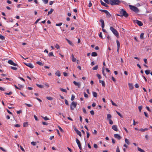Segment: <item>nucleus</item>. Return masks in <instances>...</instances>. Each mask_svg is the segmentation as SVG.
Wrapping results in <instances>:
<instances>
[{"instance_id":"obj_27","label":"nucleus","mask_w":152,"mask_h":152,"mask_svg":"<svg viewBox=\"0 0 152 152\" xmlns=\"http://www.w3.org/2000/svg\"><path fill=\"white\" fill-rule=\"evenodd\" d=\"M0 39L2 40H4L5 39V37L0 34Z\"/></svg>"},{"instance_id":"obj_17","label":"nucleus","mask_w":152,"mask_h":152,"mask_svg":"<svg viewBox=\"0 0 152 152\" xmlns=\"http://www.w3.org/2000/svg\"><path fill=\"white\" fill-rule=\"evenodd\" d=\"M55 75L58 77H60L61 76L60 72L58 70L55 73Z\"/></svg>"},{"instance_id":"obj_51","label":"nucleus","mask_w":152,"mask_h":152,"mask_svg":"<svg viewBox=\"0 0 152 152\" xmlns=\"http://www.w3.org/2000/svg\"><path fill=\"white\" fill-rule=\"evenodd\" d=\"M5 94L6 95H10L12 94V92H10L9 93H5Z\"/></svg>"},{"instance_id":"obj_36","label":"nucleus","mask_w":152,"mask_h":152,"mask_svg":"<svg viewBox=\"0 0 152 152\" xmlns=\"http://www.w3.org/2000/svg\"><path fill=\"white\" fill-rule=\"evenodd\" d=\"M48 56L49 57L53 56V54L52 52H50L48 54Z\"/></svg>"},{"instance_id":"obj_11","label":"nucleus","mask_w":152,"mask_h":152,"mask_svg":"<svg viewBox=\"0 0 152 152\" xmlns=\"http://www.w3.org/2000/svg\"><path fill=\"white\" fill-rule=\"evenodd\" d=\"M112 129L115 131L117 132L118 129L116 125H113L112 127Z\"/></svg>"},{"instance_id":"obj_45","label":"nucleus","mask_w":152,"mask_h":152,"mask_svg":"<svg viewBox=\"0 0 152 152\" xmlns=\"http://www.w3.org/2000/svg\"><path fill=\"white\" fill-rule=\"evenodd\" d=\"M111 102L112 104L113 105L115 106H117V105L115 103L113 102L112 100H111Z\"/></svg>"},{"instance_id":"obj_28","label":"nucleus","mask_w":152,"mask_h":152,"mask_svg":"<svg viewBox=\"0 0 152 152\" xmlns=\"http://www.w3.org/2000/svg\"><path fill=\"white\" fill-rule=\"evenodd\" d=\"M37 64L40 66H43V63L40 61H37L36 62Z\"/></svg>"},{"instance_id":"obj_14","label":"nucleus","mask_w":152,"mask_h":152,"mask_svg":"<svg viewBox=\"0 0 152 152\" xmlns=\"http://www.w3.org/2000/svg\"><path fill=\"white\" fill-rule=\"evenodd\" d=\"M101 3V4L103 6H104L106 7H108V5L106 4L103 1H102V0L100 1Z\"/></svg>"},{"instance_id":"obj_41","label":"nucleus","mask_w":152,"mask_h":152,"mask_svg":"<svg viewBox=\"0 0 152 152\" xmlns=\"http://www.w3.org/2000/svg\"><path fill=\"white\" fill-rule=\"evenodd\" d=\"M75 96L74 95H72L71 98V100L73 101L74 100V99H75Z\"/></svg>"},{"instance_id":"obj_58","label":"nucleus","mask_w":152,"mask_h":152,"mask_svg":"<svg viewBox=\"0 0 152 152\" xmlns=\"http://www.w3.org/2000/svg\"><path fill=\"white\" fill-rule=\"evenodd\" d=\"M25 105H26V106H28V107H31L32 106V105L30 104H27V103H25L24 104Z\"/></svg>"},{"instance_id":"obj_7","label":"nucleus","mask_w":152,"mask_h":152,"mask_svg":"<svg viewBox=\"0 0 152 152\" xmlns=\"http://www.w3.org/2000/svg\"><path fill=\"white\" fill-rule=\"evenodd\" d=\"M76 141L80 149V150H82V148L81 146V144L80 141L77 138H76Z\"/></svg>"},{"instance_id":"obj_6","label":"nucleus","mask_w":152,"mask_h":152,"mask_svg":"<svg viewBox=\"0 0 152 152\" xmlns=\"http://www.w3.org/2000/svg\"><path fill=\"white\" fill-rule=\"evenodd\" d=\"M100 11L101 12H104L106 15V17L107 18H110L111 16V14L107 10H100Z\"/></svg>"},{"instance_id":"obj_37","label":"nucleus","mask_w":152,"mask_h":152,"mask_svg":"<svg viewBox=\"0 0 152 152\" xmlns=\"http://www.w3.org/2000/svg\"><path fill=\"white\" fill-rule=\"evenodd\" d=\"M109 123L111 125H112L113 124V122L111 119H109Z\"/></svg>"},{"instance_id":"obj_64","label":"nucleus","mask_w":152,"mask_h":152,"mask_svg":"<svg viewBox=\"0 0 152 152\" xmlns=\"http://www.w3.org/2000/svg\"><path fill=\"white\" fill-rule=\"evenodd\" d=\"M107 4H110L109 3V0H103Z\"/></svg>"},{"instance_id":"obj_8","label":"nucleus","mask_w":152,"mask_h":152,"mask_svg":"<svg viewBox=\"0 0 152 152\" xmlns=\"http://www.w3.org/2000/svg\"><path fill=\"white\" fill-rule=\"evenodd\" d=\"M8 63L9 64H10L11 65L14 66H16L18 65V64H17L15 63H14L13 62V61L11 60H8Z\"/></svg>"},{"instance_id":"obj_16","label":"nucleus","mask_w":152,"mask_h":152,"mask_svg":"<svg viewBox=\"0 0 152 152\" xmlns=\"http://www.w3.org/2000/svg\"><path fill=\"white\" fill-rule=\"evenodd\" d=\"M99 83L102 84V86L103 87H105V83L103 80H99Z\"/></svg>"},{"instance_id":"obj_60","label":"nucleus","mask_w":152,"mask_h":152,"mask_svg":"<svg viewBox=\"0 0 152 152\" xmlns=\"http://www.w3.org/2000/svg\"><path fill=\"white\" fill-rule=\"evenodd\" d=\"M144 114H145V116L146 117H148V113H146L145 112H144Z\"/></svg>"},{"instance_id":"obj_21","label":"nucleus","mask_w":152,"mask_h":152,"mask_svg":"<svg viewBox=\"0 0 152 152\" xmlns=\"http://www.w3.org/2000/svg\"><path fill=\"white\" fill-rule=\"evenodd\" d=\"M148 130V129L147 128H145L144 129L141 128L140 129V131L141 132H145V131L147 130Z\"/></svg>"},{"instance_id":"obj_25","label":"nucleus","mask_w":152,"mask_h":152,"mask_svg":"<svg viewBox=\"0 0 152 152\" xmlns=\"http://www.w3.org/2000/svg\"><path fill=\"white\" fill-rule=\"evenodd\" d=\"M137 149H138V151L140 152H145V151L143 150L141 148L139 147L137 148Z\"/></svg>"},{"instance_id":"obj_18","label":"nucleus","mask_w":152,"mask_h":152,"mask_svg":"<svg viewBox=\"0 0 152 152\" xmlns=\"http://www.w3.org/2000/svg\"><path fill=\"white\" fill-rule=\"evenodd\" d=\"M97 56V54L95 52H93L91 53V56Z\"/></svg>"},{"instance_id":"obj_31","label":"nucleus","mask_w":152,"mask_h":152,"mask_svg":"<svg viewBox=\"0 0 152 152\" xmlns=\"http://www.w3.org/2000/svg\"><path fill=\"white\" fill-rule=\"evenodd\" d=\"M111 118V115L110 114H107V119H109Z\"/></svg>"},{"instance_id":"obj_44","label":"nucleus","mask_w":152,"mask_h":152,"mask_svg":"<svg viewBox=\"0 0 152 152\" xmlns=\"http://www.w3.org/2000/svg\"><path fill=\"white\" fill-rule=\"evenodd\" d=\"M116 112L117 113V114H118V115L120 116L122 118V115L120 114V113L117 111H116Z\"/></svg>"},{"instance_id":"obj_61","label":"nucleus","mask_w":152,"mask_h":152,"mask_svg":"<svg viewBox=\"0 0 152 152\" xmlns=\"http://www.w3.org/2000/svg\"><path fill=\"white\" fill-rule=\"evenodd\" d=\"M99 36L100 38L102 39V32H101L99 34Z\"/></svg>"},{"instance_id":"obj_5","label":"nucleus","mask_w":152,"mask_h":152,"mask_svg":"<svg viewBox=\"0 0 152 152\" xmlns=\"http://www.w3.org/2000/svg\"><path fill=\"white\" fill-rule=\"evenodd\" d=\"M77 104V102H72L70 106V109L71 110H74V109L76 107Z\"/></svg>"},{"instance_id":"obj_19","label":"nucleus","mask_w":152,"mask_h":152,"mask_svg":"<svg viewBox=\"0 0 152 152\" xmlns=\"http://www.w3.org/2000/svg\"><path fill=\"white\" fill-rule=\"evenodd\" d=\"M129 88L130 89H132L133 88V86L132 84L129 83Z\"/></svg>"},{"instance_id":"obj_42","label":"nucleus","mask_w":152,"mask_h":152,"mask_svg":"<svg viewBox=\"0 0 152 152\" xmlns=\"http://www.w3.org/2000/svg\"><path fill=\"white\" fill-rule=\"evenodd\" d=\"M42 1L45 4L48 3V0H42Z\"/></svg>"},{"instance_id":"obj_63","label":"nucleus","mask_w":152,"mask_h":152,"mask_svg":"<svg viewBox=\"0 0 152 152\" xmlns=\"http://www.w3.org/2000/svg\"><path fill=\"white\" fill-rule=\"evenodd\" d=\"M18 78L19 79H20L22 80L23 81H24V82L25 81V80L23 78H22V77H18Z\"/></svg>"},{"instance_id":"obj_13","label":"nucleus","mask_w":152,"mask_h":152,"mask_svg":"<svg viewBox=\"0 0 152 152\" xmlns=\"http://www.w3.org/2000/svg\"><path fill=\"white\" fill-rule=\"evenodd\" d=\"M73 83L75 84L76 86H78V88H80V84L79 82L77 83L75 81H73Z\"/></svg>"},{"instance_id":"obj_15","label":"nucleus","mask_w":152,"mask_h":152,"mask_svg":"<svg viewBox=\"0 0 152 152\" xmlns=\"http://www.w3.org/2000/svg\"><path fill=\"white\" fill-rule=\"evenodd\" d=\"M72 60L73 62H75L76 60V59L74 57V55L72 54L71 56Z\"/></svg>"},{"instance_id":"obj_9","label":"nucleus","mask_w":152,"mask_h":152,"mask_svg":"<svg viewBox=\"0 0 152 152\" xmlns=\"http://www.w3.org/2000/svg\"><path fill=\"white\" fill-rule=\"evenodd\" d=\"M24 64L27 66L31 68H33L34 67V66L31 63H24Z\"/></svg>"},{"instance_id":"obj_46","label":"nucleus","mask_w":152,"mask_h":152,"mask_svg":"<svg viewBox=\"0 0 152 152\" xmlns=\"http://www.w3.org/2000/svg\"><path fill=\"white\" fill-rule=\"evenodd\" d=\"M142 106H139L138 109H139V111L140 112H141V110L142 109Z\"/></svg>"},{"instance_id":"obj_30","label":"nucleus","mask_w":152,"mask_h":152,"mask_svg":"<svg viewBox=\"0 0 152 152\" xmlns=\"http://www.w3.org/2000/svg\"><path fill=\"white\" fill-rule=\"evenodd\" d=\"M125 142L128 145L129 144L130 142H129V141L126 138L125 139Z\"/></svg>"},{"instance_id":"obj_34","label":"nucleus","mask_w":152,"mask_h":152,"mask_svg":"<svg viewBox=\"0 0 152 152\" xmlns=\"http://www.w3.org/2000/svg\"><path fill=\"white\" fill-rule=\"evenodd\" d=\"M98 68V66L96 65L92 69L94 70H97Z\"/></svg>"},{"instance_id":"obj_38","label":"nucleus","mask_w":152,"mask_h":152,"mask_svg":"<svg viewBox=\"0 0 152 152\" xmlns=\"http://www.w3.org/2000/svg\"><path fill=\"white\" fill-rule=\"evenodd\" d=\"M144 34L143 33H141L140 35V38L141 39H143V36Z\"/></svg>"},{"instance_id":"obj_20","label":"nucleus","mask_w":152,"mask_h":152,"mask_svg":"<svg viewBox=\"0 0 152 152\" xmlns=\"http://www.w3.org/2000/svg\"><path fill=\"white\" fill-rule=\"evenodd\" d=\"M92 94L94 97H97V93L95 92H93Z\"/></svg>"},{"instance_id":"obj_43","label":"nucleus","mask_w":152,"mask_h":152,"mask_svg":"<svg viewBox=\"0 0 152 152\" xmlns=\"http://www.w3.org/2000/svg\"><path fill=\"white\" fill-rule=\"evenodd\" d=\"M42 118L45 120H49V119L46 116L45 117H42Z\"/></svg>"},{"instance_id":"obj_22","label":"nucleus","mask_w":152,"mask_h":152,"mask_svg":"<svg viewBox=\"0 0 152 152\" xmlns=\"http://www.w3.org/2000/svg\"><path fill=\"white\" fill-rule=\"evenodd\" d=\"M53 10L52 8L50 9V11H49L48 12V15L51 14L53 12Z\"/></svg>"},{"instance_id":"obj_3","label":"nucleus","mask_w":152,"mask_h":152,"mask_svg":"<svg viewBox=\"0 0 152 152\" xmlns=\"http://www.w3.org/2000/svg\"><path fill=\"white\" fill-rule=\"evenodd\" d=\"M110 29L117 38L119 37L118 32L115 28L112 27H110Z\"/></svg>"},{"instance_id":"obj_55","label":"nucleus","mask_w":152,"mask_h":152,"mask_svg":"<svg viewBox=\"0 0 152 152\" xmlns=\"http://www.w3.org/2000/svg\"><path fill=\"white\" fill-rule=\"evenodd\" d=\"M96 76L99 79H100L101 78V77L99 74H97Z\"/></svg>"},{"instance_id":"obj_54","label":"nucleus","mask_w":152,"mask_h":152,"mask_svg":"<svg viewBox=\"0 0 152 152\" xmlns=\"http://www.w3.org/2000/svg\"><path fill=\"white\" fill-rule=\"evenodd\" d=\"M37 86L38 87H39L40 88H43V86L42 85H39V84H37Z\"/></svg>"},{"instance_id":"obj_26","label":"nucleus","mask_w":152,"mask_h":152,"mask_svg":"<svg viewBox=\"0 0 152 152\" xmlns=\"http://www.w3.org/2000/svg\"><path fill=\"white\" fill-rule=\"evenodd\" d=\"M117 45V48H120V43L119 41L118 40H116Z\"/></svg>"},{"instance_id":"obj_53","label":"nucleus","mask_w":152,"mask_h":152,"mask_svg":"<svg viewBox=\"0 0 152 152\" xmlns=\"http://www.w3.org/2000/svg\"><path fill=\"white\" fill-rule=\"evenodd\" d=\"M58 128L61 132H64L63 130L61 128V127H60V126H58Z\"/></svg>"},{"instance_id":"obj_39","label":"nucleus","mask_w":152,"mask_h":152,"mask_svg":"<svg viewBox=\"0 0 152 152\" xmlns=\"http://www.w3.org/2000/svg\"><path fill=\"white\" fill-rule=\"evenodd\" d=\"M11 68L13 69V70H17V68L15 67H13V66H11Z\"/></svg>"},{"instance_id":"obj_48","label":"nucleus","mask_w":152,"mask_h":152,"mask_svg":"<svg viewBox=\"0 0 152 152\" xmlns=\"http://www.w3.org/2000/svg\"><path fill=\"white\" fill-rule=\"evenodd\" d=\"M116 152H120V151L119 148V147L118 146L117 147Z\"/></svg>"},{"instance_id":"obj_62","label":"nucleus","mask_w":152,"mask_h":152,"mask_svg":"<svg viewBox=\"0 0 152 152\" xmlns=\"http://www.w3.org/2000/svg\"><path fill=\"white\" fill-rule=\"evenodd\" d=\"M34 117L35 120H36V121H38V119L37 116L36 115H34Z\"/></svg>"},{"instance_id":"obj_52","label":"nucleus","mask_w":152,"mask_h":152,"mask_svg":"<svg viewBox=\"0 0 152 152\" xmlns=\"http://www.w3.org/2000/svg\"><path fill=\"white\" fill-rule=\"evenodd\" d=\"M100 22L101 23V24H104V20H103V19H100Z\"/></svg>"},{"instance_id":"obj_49","label":"nucleus","mask_w":152,"mask_h":152,"mask_svg":"<svg viewBox=\"0 0 152 152\" xmlns=\"http://www.w3.org/2000/svg\"><path fill=\"white\" fill-rule=\"evenodd\" d=\"M62 24V23H59L56 24V25L57 26H61Z\"/></svg>"},{"instance_id":"obj_40","label":"nucleus","mask_w":152,"mask_h":152,"mask_svg":"<svg viewBox=\"0 0 152 152\" xmlns=\"http://www.w3.org/2000/svg\"><path fill=\"white\" fill-rule=\"evenodd\" d=\"M46 98L48 100H52L53 99V98L50 96H47L46 97Z\"/></svg>"},{"instance_id":"obj_59","label":"nucleus","mask_w":152,"mask_h":152,"mask_svg":"<svg viewBox=\"0 0 152 152\" xmlns=\"http://www.w3.org/2000/svg\"><path fill=\"white\" fill-rule=\"evenodd\" d=\"M31 144L33 145H35L36 144V143L35 142H31Z\"/></svg>"},{"instance_id":"obj_57","label":"nucleus","mask_w":152,"mask_h":152,"mask_svg":"<svg viewBox=\"0 0 152 152\" xmlns=\"http://www.w3.org/2000/svg\"><path fill=\"white\" fill-rule=\"evenodd\" d=\"M65 104L66 105H69V104H68V101H67V100L66 99H65Z\"/></svg>"},{"instance_id":"obj_47","label":"nucleus","mask_w":152,"mask_h":152,"mask_svg":"<svg viewBox=\"0 0 152 152\" xmlns=\"http://www.w3.org/2000/svg\"><path fill=\"white\" fill-rule=\"evenodd\" d=\"M55 47L56 48H57L58 49H59L60 48V47L59 46V45L57 44H56V45Z\"/></svg>"},{"instance_id":"obj_24","label":"nucleus","mask_w":152,"mask_h":152,"mask_svg":"<svg viewBox=\"0 0 152 152\" xmlns=\"http://www.w3.org/2000/svg\"><path fill=\"white\" fill-rule=\"evenodd\" d=\"M28 123L27 122H24L23 124V126L24 127H26L28 126Z\"/></svg>"},{"instance_id":"obj_2","label":"nucleus","mask_w":152,"mask_h":152,"mask_svg":"<svg viewBox=\"0 0 152 152\" xmlns=\"http://www.w3.org/2000/svg\"><path fill=\"white\" fill-rule=\"evenodd\" d=\"M109 3L112 5H118L121 2L119 0H109Z\"/></svg>"},{"instance_id":"obj_1","label":"nucleus","mask_w":152,"mask_h":152,"mask_svg":"<svg viewBox=\"0 0 152 152\" xmlns=\"http://www.w3.org/2000/svg\"><path fill=\"white\" fill-rule=\"evenodd\" d=\"M120 14H117L118 16H120L122 17L123 16H124L125 18H127L129 16L128 14L123 9H121L120 11Z\"/></svg>"},{"instance_id":"obj_35","label":"nucleus","mask_w":152,"mask_h":152,"mask_svg":"<svg viewBox=\"0 0 152 152\" xmlns=\"http://www.w3.org/2000/svg\"><path fill=\"white\" fill-rule=\"evenodd\" d=\"M60 90L61 91L63 92H66V93L67 92V91H66V90L65 89H64L62 88H60Z\"/></svg>"},{"instance_id":"obj_33","label":"nucleus","mask_w":152,"mask_h":152,"mask_svg":"<svg viewBox=\"0 0 152 152\" xmlns=\"http://www.w3.org/2000/svg\"><path fill=\"white\" fill-rule=\"evenodd\" d=\"M145 72L146 75H148L150 73V71L149 70H145Z\"/></svg>"},{"instance_id":"obj_12","label":"nucleus","mask_w":152,"mask_h":152,"mask_svg":"<svg viewBox=\"0 0 152 152\" xmlns=\"http://www.w3.org/2000/svg\"><path fill=\"white\" fill-rule=\"evenodd\" d=\"M136 23L139 26H142L143 25L141 21H139L138 20H136Z\"/></svg>"},{"instance_id":"obj_56","label":"nucleus","mask_w":152,"mask_h":152,"mask_svg":"<svg viewBox=\"0 0 152 152\" xmlns=\"http://www.w3.org/2000/svg\"><path fill=\"white\" fill-rule=\"evenodd\" d=\"M86 134H87V138H88L89 136H90V134L88 132H86Z\"/></svg>"},{"instance_id":"obj_32","label":"nucleus","mask_w":152,"mask_h":152,"mask_svg":"<svg viewBox=\"0 0 152 152\" xmlns=\"http://www.w3.org/2000/svg\"><path fill=\"white\" fill-rule=\"evenodd\" d=\"M104 68H102V74H103V75L106 77H106V74H105L104 73Z\"/></svg>"},{"instance_id":"obj_10","label":"nucleus","mask_w":152,"mask_h":152,"mask_svg":"<svg viewBox=\"0 0 152 152\" xmlns=\"http://www.w3.org/2000/svg\"><path fill=\"white\" fill-rule=\"evenodd\" d=\"M114 137L117 139L120 140L121 138V137L118 134H114Z\"/></svg>"},{"instance_id":"obj_23","label":"nucleus","mask_w":152,"mask_h":152,"mask_svg":"<svg viewBox=\"0 0 152 152\" xmlns=\"http://www.w3.org/2000/svg\"><path fill=\"white\" fill-rule=\"evenodd\" d=\"M66 40L67 41L68 43L70 45H73V43H72L69 40L66 39Z\"/></svg>"},{"instance_id":"obj_4","label":"nucleus","mask_w":152,"mask_h":152,"mask_svg":"<svg viewBox=\"0 0 152 152\" xmlns=\"http://www.w3.org/2000/svg\"><path fill=\"white\" fill-rule=\"evenodd\" d=\"M129 7L132 10L136 13H138L139 12L138 8L132 5H129Z\"/></svg>"},{"instance_id":"obj_50","label":"nucleus","mask_w":152,"mask_h":152,"mask_svg":"<svg viewBox=\"0 0 152 152\" xmlns=\"http://www.w3.org/2000/svg\"><path fill=\"white\" fill-rule=\"evenodd\" d=\"M84 96L85 97L88 98V95L86 94L85 92L84 93Z\"/></svg>"},{"instance_id":"obj_29","label":"nucleus","mask_w":152,"mask_h":152,"mask_svg":"<svg viewBox=\"0 0 152 152\" xmlns=\"http://www.w3.org/2000/svg\"><path fill=\"white\" fill-rule=\"evenodd\" d=\"M76 132L77 134H78L79 136H80V137H81V133L80 132V131H79V130L77 131V132Z\"/></svg>"}]
</instances>
